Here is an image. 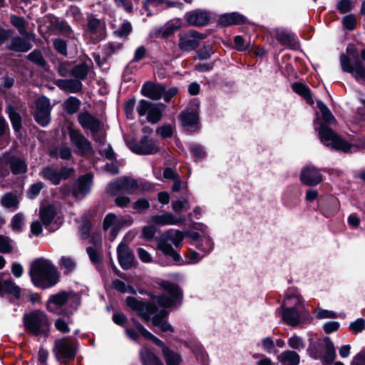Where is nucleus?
<instances>
[{"label": "nucleus", "instance_id": "obj_1", "mask_svg": "<svg viewBox=\"0 0 365 365\" xmlns=\"http://www.w3.org/2000/svg\"><path fill=\"white\" fill-rule=\"evenodd\" d=\"M160 286L169 294V296L165 294L156 296L153 299L154 303H157L159 307L163 308H169L175 306L181 302L182 294L178 285L164 281L160 284ZM167 314L168 312L163 309L153 316L152 324L154 327V331L155 333L173 332L174 331L173 327L168 322L163 320Z\"/></svg>", "mask_w": 365, "mask_h": 365}, {"label": "nucleus", "instance_id": "obj_2", "mask_svg": "<svg viewBox=\"0 0 365 365\" xmlns=\"http://www.w3.org/2000/svg\"><path fill=\"white\" fill-rule=\"evenodd\" d=\"M279 310L283 321L292 327L310 322L312 319L302 296L297 289L289 290Z\"/></svg>", "mask_w": 365, "mask_h": 365}, {"label": "nucleus", "instance_id": "obj_3", "mask_svg": "<svg viewBox=\"0 0 365 365\" xmlns=\"http://www.w3.org/2000/svg\"><path fill=\"white\" fill-rule=\"evenodd\" d=\"M31 280L35 286L48 288L55 285L58 282V273L51 261L38 259L34 261L29 272Z\"/></svg>", "mask_w": 365, "mask_h": 365}, {"label": "nucleus", "instance_id": "obj_4", "mask_svg": "<svg viewBox=\"0 0 365 365\" xmlns=\"http://www.w3.org/2000/svg\"><path fill=\"white\" fill-rule=\"evenodd\" d=\"M133 322V328H127L125 332L127 335L133 340H137L139 334L144 336L146 339H149L155 342L158 346L163 348V356L166 365H180L182 361V358L180 354L167 346L164 343L145 329L140 323Z\"/></svg>", "mask_w": 365, "mask_h": 365}, {"label": "nucleus", "instance_id": "obj_5", "mask_svg": "<svg viewBox=\"0 0 365 365\" xmlns=\"http://www.w3.org/2000/svg\"><path fill=\"white\" fill-rule=\"evenodd\" d=\"M79 303V297L73 292H61L50 296L47 309L55 314L69 315L77 309Z\"/></svg>", "mask_w": 365, "mask_h": 365}, {"label": "nucleus", "instance_id": "obj_6", "mask_svg": "<svg viewBox=\"0 0 365 365\" xmlns=\"http://www.w3.org/2000/svg\"><path fill=\"white\" fill-rule=\"evenodd\" d=\"M316 120L317 124L318 125L316 130L318 132L320 141L325 146L344 153L353 152L357 150L356 146L343 140L330 128H329L328 125H324L320 118H316Z\"/></svg>", "mask_w": 365, "mask_h": 365}, {"label": "nucleus", "instance_id": "obj_7", "mask_svg": "<svg viewBox=\"0 0 365 365\" xmlns=\"http://www.w3.org/2000/svg\"><path fill=\"white\" fill-rule=\"evenodd\" d=\"M185 238L183 232L175 229H170L165 231L160 237L158 242V248L165 255L170 257L175 262L180 261V255L174 250L168 241L171 242L176 247L181 246Z\"/></svg>", "mask_w": 365, "mask_h": 365}, {"label": "nucleus", "instance_id": "obj_8", "mask_svg": "<svg viewBox=\"0 0 365 365\" xmlns=\"http://www.w3.org/2000/svg\"><path fill=\"white\" fill-rule=\"evenodd\" d=\"M23 321L26 331L35 336L45 334L49 330L48 318L44 312L39 310L24 314Z\"/></svg>", "mask_w": 365, "mask_h": 365}, {"label": "nucleus", "instance_id": "obj_9", "mask_svg": "<svg viewBox=\"0 0 365 365\" xmlns=\"http://www.w3.org/2000/svg\"><path fill=\"white\" fill-rule=\"evenodd\" d=\"M133 224L130 217L116 216L113 213L108 214L103 221V230H109V237L113 240L119 230L123 227H129Z\"/></svg>", "mask_w": 365, "mask_h": 365}, {"label": "nucleus", "instance_id": "obj_10", "mask_svg": "<svg viewBox=\"0 0 365 365\" xmlns=\"http://www.w3.org/2000/svg\"><path fill=\"white\" fill-rule=\"evenodd\" d=\"M199 108V101L193 99L190 102L187 108L180 114L181 123L188 131L194 132L198 128Z\"/></svg>", "mask_w": 365, "mask_h": 365}, {"label": "nucleus", "instance_id": "obj_11", "mask_svg": "<svg viewBox=\"0 0 365 365\" xmlns=\"http://www.w3.org/2000/svg\"><path fill=\"white\" fill-rule=\"evenodd\" d=\"M138 187L137 181L131 178L123 177L110 182L108 187V192L112 195L118 194H132Z\"/></svg>", "mask_w": 365, "mask_h": 365}, {"label": "nucleus", "instance_id": "obj_12", "mask_svg": "<svg viewBox=\"0 0 365 365\" xmlns=\"http://www.w3.org/2000/svg\"><path fill=\"white\" fill-rule=\"evenodd\" d=\"M129 148L138 155H153L160 151V146L156 140L146 135L141 137L139 141L128 143Z\"/></svg>", "mask_w": 365, "mask_h": 365}, {"label": "nucleus", "instance_id": "obj_13", "mask_svg": "<svg viewBox=\"0 0 365 365\" xmlns=\"http://www.w3.org/2000/svg\"><path fill=\"white\" fill-rule=\"evenodd\" d=\"M340 64L344 72L351 73L356 81L365 84V68L360 61H356L354 65L350 58L344 54L340 56Z\"/></svg>", "mask_w": 365, "mask_h": 365}, {"label": "nucleus", "instance_id": "obj_14", "mask_svg": "<svg viewBox=\"0 0 365 365\" xmlns=\"http://www.w3.org/2000/svg\"><path fill=\"white\" fill-rule=\"evenodd\" d=\"M68 133L71 143L74 151L78 155H86L92 150L91 143L77 130L71 125L68 127Z\"/></svg>", "mask_w": 365, "mask_h": 365}, {"label": "nucleus", "instance_id": "obj_15", "mask_svg": "<svg viewBox=\"0 0 365 365\" xmlns=\"http://www.w3.org/2000/svg\"><path fill=\"white\" fill-rule=\"evenodd\" d=\"M127 305L142 317L145 322H149L151 315L155 314L158 309L156 305L153 303H144L138 301L135 297H128L126 299Z\"/></svg>", "mask_w": 365, "mask_h": 365}, {"label": "nucleus", "instance_id": "obj_16", "mask_svg": "<svg viewBox=\"0 0 365 365\" xmlns=\"http://www.w3.org/2000/svg\"><path fill=\"white\" fill-rule=\"evenodd\" d=\"M206 34L190 30L179 34L178 46L182 51L194 50L200 45V41L204 39Z\"/></svg>", "mask_w": 365, "mask_h": 365}, {"label": "nucleus", "instance_id": "obj_17", "mask_svg": "<svg viewBox=\"0 0 365 365\" xmlns=\"http://www.w3.org/2000/svg\"><path fill=\"white\" fill-rule=\"evenodd\" d=\"M36 107L34 115L36 121L43 127L46 126L51 121L50 100L45 96H41L36 101Z\"/></svg>", "mask_w": 365, "mask_h": 365}, {"label": "nucleus", "instance_id": "obj_18", "mask_svg": "<svg viewBox=\"0 0 365 365\" xmlns=\"http://www.w3.org/2000/svg\"><path fill=\"white\" fill-rule=\"evenodd\" d=\"M106 24L101 19L95 17L94 15L88 16L86 32L94 41L98 42L105 38Z\"/></svg>", "mask_w": 365, "mask_h": 365}, {"label": "nucleus", "instance_id": "obj_19", "mask_svg": "<svg viewBox=\"0 0 365 365\" xmlns=\"http://www.w3.org/2000/svg\"><path fill=\"white\" fill-rule=\"evenodd\" d=\"M57 210L54 205H47L40 208L39 217L43 225L50 231H54L59 227L56 220Z\"/></svg>", "mask_w": 365, "mask_h": 365}, {"label": "nucleus", "instance_id": "obj_20", "mask_svg": "<svg viewBox=\"0 0 365 365\" xmlns=\"http://www.w3.org/2000/svg\"><path fill=\"white\" fill-rule=\"evenodd\" d=\"M54 352L58 359H73L76 354L72 343L66 338L55 341Z\"/></svg>", "mask_w": 365, "mask_h": 365}, {"label": "nucleus", "instance_id": "obj_21", "mask_svg": "<svg viewBox=\"0 0 365 365\" xmlns=\"http://www.w3.org/2000/svg\"><path fill=\"white\" fill-rule=\"evenodd\" d=\"M300 179L307 185L314 186L322 181V175L317 168L307 166L302 170Z\"/></svg>", "mask_w": 365, "mask_h": 365}, {"label": "nucleus", "instance_id": "obj_22", "mask_svg": "<svg viewBox=\"0 0 365 365\" xmlns=\"http://www.w3.org/2000/svg\"><path fill=\"white\" fill-rule=\"evenodd\" d=\"M151 222L158 226L180 225L185 223V219L171 212H165L151 217Z\"/></svg>", "mask_w": 365, "mask_h": 365}, {"label": "nucleus", "instance_id": "obj_23", "mask_svg": "<svg viewBox=\"0 0 365 365\" xmlns=\"http://www.w3.org/2000/svg\"><path fill=\"white\" fill-rule=\"evenodd\" d=\"M140 92L143 96L147 98L158 100L163 97L165 93V87L162 85L148 81L143 85Z\"/></svg>", "mask_w": 365, "mask_h": 365}, {"label": "nucleus", "instance_id": "obj_24", "mask_svg": "<svg viewBox=\"0 0 365 365\" xmlns=\"http://www.w3.org/2000/svg\"><path fill=\"white\" fill-rule=\"evenodd\" d=\"M118 258L120 265L123 269H130L133 264L134 257L128 247L123 242L119 244L117 248Z\"/></svg>", "mask_w": 365, "mask_h": 365}, {"label": "nucleus", "instance_id": "obj_25", "mask_svg": "<svg viewBox=\"0 0 365 365\" xmlns=\"http://www.w3.org/2000/svg\"><path fill=\"white\" fill-rule=\"evenodd\" d=\"M92 181L93 175L91 174H86L81 177L73 189V195L77 198L85 196L91 190Z\"/></svg>", "mask_w": 365, "mask_h": 365}, {"label": "nucleus", "instance_id": "obj_26", "mask_svg": "<svg viewBox=\"0 0 365 365\" xmlns=\"http://www.w3.org/2000/svg\"><path fill=\"white\" fill-rule=\"evenodd\" d=\"M187 22L190 25L202 26L206 25L209 20L210 16L205 11L196 9L187 12L185 14Z\"/></svg>", "mask_w": 365, "mask_h": 365}, {"label": "nucleus", "instance_id": "obj_27", "mask_svg": "<svg viewBox=\"0 0 365 365\" xmlns=\"http://www.w3.org/2000/svg\"><path fill=\"white\" fill-rule=\"evenodd\" d=\"M78 122L85 129H89L94 135L98 132L100 128V121L88 113H82L78 115Z\"/></svg>", "mask_w": 365, "mask_h": 365}, {"label": "nucleus", "instance_id": "obj_28", "mask_svg": "<svg viewBox=\"0 0 365 365\" xmlns=\"http://www.w3.org/2000/svg\"><path fill=\"white\" fill-rule=\"evenodd\" d=\"M56 85L61 90L73 93L81 91L83 86L80 81L75 79H58L56 81Z\"/></svg>", "mask_w": 365, "mask_h": 365}, {"label": "nucleus", "instance_id": "obj_29", "mask_svg": "<svg viewBox=\"0 0 365 365\" xmlns=\"http://www.w3.org/2000/svg\"><path fill=\"white\" fill-rule=\"evenodd\" d=\"M0 202L3 207L15 211L19 209L20 197L12 192H7L1 197Z\"/></svg>", "mask_w": 365, "mask_h": 365}, {"label": "nucleus", "instance_id": "obj_30", "mask_svg": "<svg viewBox=\"0 0 365 365\" xmlns=\"http://www.w3.org/2000/svg\"><path fill=\"white\" fill-rule=\"evenodd\" d=\"M277 40L282 45L294 47L297 44L295 36L284 29H277L275 31Z\"/></svg>", "mask_w": 365, "mask_h": 365}, {"label": "nucleus", "instance_id": "obj_31", "mask_svg": "<svg viewBox=\"0 0 365 365\" xmlns=\"http://www.w3.org/2000/svg\"><path fill=\"white\" fill-rule=\"evenodd\" d=\"M182 27V21L180 19H174L168 21L163 28H161L158 36L161 38L168 37Z\"/></svg>", "mask_w": 365, "mask_h": 365}, {"label": "nucleus", "instance_id": "obj_32", "mask_svg": "<svg viewBox=\"0 0 365 365\" xmlns=\"http://www.w3.org/2000/svg\"><path fill=\"white\" fill-rule=\"evenodd\" d=\"M4 294H11L16 298H19L21 290L11 279L0 280V295Z\"/></svg>", "mask_w": 365, "mask_h": 365}, {"label": "nucleus", "instance_id": "obj_33", "mask_svg": "<svg viewBox=\"0 0 365 365\" xmlns=\"http://www.w3.org/2000/svg\"><path fill=\"white\" fill-rule=\"evenodd\" d=\"M317 107L319 108L322 116L319 117L317 114V118H319L322 120L324 125H331L336 122L334 116L331 113L327 106L321 101L317 102Z\"/></svg>", "mask_w": 365, "mask_h": 365}, {"label": "nucleus", "instance_id": "obj_34", "mask_svg": "<svg viewBox=\"0 0 365 365\" xmlns=\"http://www.w3.org/2000/svg\"><path fill=\"white\" fill-rule=\"evenodd\" d=\"M220 21L224 25L240 24L245 21V18L239 13L232 12L221 15Z\"/></svg>", "mask_w": 365, "mask_h": 365}, {"label": "nucleus", "instance_id": "obj_35", "mask_svg": "<svg viewBox=\"0 0 365 365\" xmlns=\"http://www.w3.org/2000/svg\"><path fill=\"white\" fill-rule=\"evenodd\" d=\"M278 359L282 365H298L299 363V354L293 351H286L278 356Z\"/></svg>", "mask_w": 365, "mask_h": 365}, {"label": "nucleus", "instance_id": "obj_36", "mask_svg": "<svg viewBox=\"0 0 365 365\" xmlns=\"http://www.w3.org/2000/svg\"><path fill=\"white\" fill-rule=\"evenodd\" d=\"M140 356L144 365H163L159 358L146 348L141 349Z\"/></svg>", "mask_w": 365, "mask_h": 365}, {"label": "nucleus", "instance_id": "obj_37", "mask_svg": "<svg viewBox=\"0 0 365 365\" xmlns=\"http://www.w3.org/2000/svg\"><path fill=\"white\" fill-rule=\"evenodd\" d=\"M41 175L54 185H58L61 182L59 171L51 167L43 168L41 171Z\"/></svg>", "mask_w": 365, "mask_h": 365}, {"label": "nucleus", "instance_id": "obj_38", "mask_svg": "<svg viewBox=\"0 0 365 365\" xmlns=\"http://www.w3.org/2000/svg\"><path fill=\"white\" fill-rule=\"evenodd\" d=\"M9 48L15 51L26 52L31 49V45L27 41L20 37H15L12 39Z\"/></svg>", "mask_w": 365, "mask_h": 365}, {"label": "nucleus", "instance_id": "obj_39", "mask_svg": "<svg viewBox=\"0 0 365 365\" xmlns=\"http://www.w3.org/2000/svg\"><path fill=\"white\" fill-rule=\"evenodd\" d=\"M50 155L54 158L58 156L63 160H68L71 158L72 153L71 148L66 145H61L58 148H55L50 151Z\"/></svg>", "mask_w": 365, "mask_h": 365}, {"label": "nucleus", "instance_id": "obj_40", "mask_svg": "<svg viewBox=\"0 0 365 365\" xmlns=\"http://www.w3.org/2000/svg\"><path fill=\"white\" fill-rule=\"evenodd\" d=\"M58 265L66 274L74 270L76 266V260L70 256H62L59 259Z\"/></svg>", "mask_w": 365, "mask_h": 365}, {"label": "nucleus", "instance_id": "obj_41", "mask_svg": "<svg viewBox=\"0 0 365 365\" xmlns=\"http://www.w3.org/2000/svg\"><path fill=\"white\" fill-rule=\"evenodd\" d=\"M292 88L295 93L304 97L309 103H314L310 90L305 85L302 83H294Z\"/></svg>", "mask_w": 365, "mask_h": 365}, {"label": "nucleus", "instance_id": "obj_42", "mask_svg": "<svg viewBox=\"0 0 365 365\" xmlns=\"http://www.w3.org/2000/svg\"><path fill=\"white\" fill-rule=\"evenodd\" d=\"M325 344V352L324 355V360L327 363H331L336 358V351L334 344L329 338L326 337L324 339Z\"/></svg>", "mask_w": 365, "mask_h": 365}, {"label": "nucleus", "instance_id": "obj_43", "mask_svg": "<svg viewBox=\"0 0 365 365\" xmlns=\"http://www.w3.org/2000/svg\"><path fill=\"white\" fill-rule=\"evenodd\" d=\"M6 113L9 116L14 129L16 131H19L21 128V116L18 113H16L15 108L11 105H9L6 107Z\"/></svg>", "mask_w": 365, "mask_h": 365}, {"label": "nucleus", "instance_id": "obj_44", "mask_svg": "<svg viewBox=\"0 0 365 365\" xmlns=\"http://www.w3.org/2000/svg\"><path fill=\"white\" fill-rule=\"evenodd\" d=\"M89 68V64L87 63H82L75 66L71 73L75 78L79 80H83L87 76Z\"/></svg>", "mask_w": 365, "mask_h": 365}, {"label": "nucleus", "instance_id": "obj_45", "mask_svg": "<svg viewBox=\"0 0 365 365\" xmlns=\"http://www.w3.org/2000/svg\"><path fill=\"white\" fill-rule=\"evenodd\" d=\"M11 23L18 29L21 35L28 37L29 34L26 29V23L24 18L13 15L11 16Z\"/></svg>", "mask_w": 365, "mask_h": 365}, {"label": "nucleus", "instance_id": "obj_46", "mask_svg": "<svg viewBox=\"0 0 365 365\" xmlns=\"http://www.w3.org/2000/svg\"><path fill=\"white\" fill-rule=\"evenodd\" d=\"M11 169L14 174H21L27 171V165L20 158H13L11 161Z\"/></svg>", "mask_w": 365, "mask_h": 365}, {"label": "nucleus", "instance_id": "obj_47", "mask_svg": "<svg viewBox=\"0 0 365 365\" xmlns=\"http://www.w3.org/2000/svg\"><path fill=\"white\" fill-rule=\"evenodd\" d=\"M68 113L73 114L78 111L81 104L80 101L76 97H69L64 103Z\"/></svg>", "mask_w": 365, "mask_h": 365}, {"label": "nucleus", "instance_id": "obj_48", "mask_svg": "<svg viewBox=\"0 0 365 365\" xmlns=\"http://www.w3.org/2000/svg\"><path fill=\"white\" fill-rule=\"evenodd\" d=\"M214 243L212 240L207 235H203L200 240L197 242V247L198 249L208 253L213 249Z\"/></svg>", "mask_w": 365, "mask_h": 365}, {"label": "nucleus", "instance_id": "obj_49", "mask_svg": "<svg viewBox=\"0 0 365 365\" xmlns=\"http://www.w3.org/2000/svg\"><path fill=\"white\" fill-rule=\"evenodd\" d=\"M28 59L41 67L44 68L46 66V62L40 51L34 50L30 53L28 55Z\"/></svg>", "mask_w": 365, "mask_h": 365}, {"label": "nucleus", "instance_id": "obj_50", "mask_svg": "<svg viewBox=\"0 0 365 365\" xmlns=\"http://www.w3.org/2000/svg\"><path fill=\"white\" fill-rule=\"evenodd\" d=\"M161 118V111L158 106L154 103H153L150 109L149 110V113L147 115V120L150 123H157Z\"/></svg>", "mask_w": 365, "mask_h": 365}, {"label": "nucleus", "instance_id": "obj_51", "mask_svg": "<svg viewBox=\"0 0 365 365\" xmlns=\"http://www.w3.org/2000/svg\"><path fill=\"white\" fill-rule=\"evenodd\" d=\"M113 287L121 293L135 294V290L133 287L126 285L123 282L119 279L113 281Z\"/></svg>", "mask_w": 365, "mask_h": 365}, {"label": "nucleus", "instance_id": "obj_52", "mask_svg": "<svg viewBox=\"0 0 365 365\" xmlns=\"http://www.w3.org/2000/svg\"><path fill=\"white\" fill-rule=\"evenodd\" d=\"M24 216L22 213L19 212L13 216L11 221V227L15 232H20L24 224Z\"/></svg>", "mask_w": 365, "mask_h": 365}, {"label": "nucleus", "instance_id": "obj_53", "mask_svg": "<svg viewBox=\"0 0 365 365\" xmlns=\"http://www.w3.org/2000/svg\"><path fill=\"white\" fill-rule=\"evenodd\" d=\"M287 344L292 349L297 350L303 349L305 346L302 339L297 334H294L291 336L288 339Z\"/></svg>", "mask_w": 365, "mask_h": 365}, {"label": "nucleus", "instance_id": "obj_54", "mask_svg": "<svg viewBox=\"0 0 365 365\" xmlns=\"http://www.w3.org/2000/svg\"><path fill=\"white\" fill-rule=\"evenodd\" d=\"M138 0H114L115 6L124 9L126 12H132L133 4H137Z\"/></svg>", "mask_w": 365, "mask_h": 365}, {"label": "nucleus", "instance_id": "obj_55", "mask_svg": "<svg viewBox=\"0 0 365 365\" xmlns=\"http://www.w3.org/2000/svg\"><path fill=\"white\" fill-rule=\"evenodd\" d=\"M131 31V24L128 21H125L118 29L115 30L114 33L117 36L122 38L127 36Z\"/></svg>", "mask_w": 365, "mask_h": 365}, {"label": "nucleus", "instance_id": "obj_56", "mask_svg": "<svg viewBox=\"0 0 365 365\" xmlns=\"http://www.w3.org/2000/svg\"><path fill=\"white\" fill-rule=\"evenodd\" d=\"M11 242L12 240L9 237L0 235V252H11L13 250Z\"/></svg>", "mask_w": 365, "mask_h": 365}, {"label": "nucleus", "instance_id": "obj_57", "mask_svg": "<svg viewBox=\"0 0 365 365\" xmlns=\"http://www.w3.org/2000/svg\"><path fill=\"white\" fill-rule=\"evenodd\" d=\"M152 105L153 103L143 99L140 100L136 108L137 113L140 116L148 115Z\"/></svg>", "mask_w": 365, "mask_h": 365}, {"label": "nucleus", "instance_id": "obj_58", "mask_svg": "<svg viewBox=\"0 0 365 365\" xmlns=\"http://www.w3.org/2000/svg\"><path fill=\"white\" fill-rule=\"evenodd\" d=\"M354 6V3L351 0H340L337 3L336 8L341 14H345L351 10Z\"/></svg>", "mask_w": 365, "mask_h": 365}, {"label": "nucleus", "instance_id": "obj_59", "mask_svg": "<svg viewBox=\"0 0 365 365\" xmlns=\"http://www.w3.org/2000/svg\"><path fill=\"white\" fill-rule=\"evenodd\" d=\"M342 24L344 27L349 31L354 30L356 28V20L354 14H349L342 19Z\"/></svg>", "mask_w": 365, "mask_h": 365}, {"label": "nucleus", "instance_id": "obj_60", "mask_svg": "<svg viewBox=\"0 0 365 365\" xmlns=\"http://www.w3.org/2000/svg\"><path fill=\"white\" fill-rule=\"evenodd\" d=\"M190 150L195 160H198L205 158L206 155V153L204 150L203 148L199 145H191Z\"/></svg>", "mask_w": 365, "mask_h": 365}, {"label": "nucleus", "instance_id": "obj_61", "mask_svg": "<svg viewBox=\"0 0 365 365\" xmlns=\"http://www.w3.org/2000/svg\"><path fill=\"white\" fill-rule=\"evenodd\" d=\"M172 208L175 212L179 213L183 209H190V205L187 200H175L172 203Z\"/></svg>", "mask_w": 365, "mask_h": 365}, {"label": "nucleus", "instance_id": "obj_62", "mask_svg": "<svg viewBox=\"0 0 365 365\" xmlns=\"http://www.w3.org/2000/svg\"><path fill=\"white\" fill-rule=\"evenodd\" d=\"M202 256L200 255L196 251L189 250L185 255V258L187 260V263L196 264L199 262L202 259Z\"/></svg>", "mask_w": 365, "mask_h": 365}, {"label": "nucleus", "instance_id": "obj_63", "mask_svg": "<svg viewBox=\"0 0 365 365\" xmlns=\"http://www.w3.org/2000/svg\"><path fill=\"white\" fill-rule=\"evenodd\" d=\"M53 46L59 53L63 56L67 55V46L66 42L60 38L54 39Z\"/></svg>", "mask_w": 365, "mask_h": 365}, {"label": "nucleus", "instance_id": "obj_64", "mask_svg": "<svg viewBox=\"0 0 365 365\" xmlns=\"http://www.w3.org/2000/svg\"><path fill=\"white\" fill-rule=\"evenodd\" d=\"M355 120L359 124L365 122V101H362V106L358 108L355 115Z\"/></svg>", "mask_w": 365, "mask_h": 365}]
</instances>
